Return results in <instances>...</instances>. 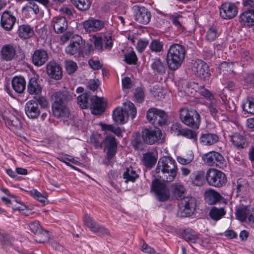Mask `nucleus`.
<instances>
[{"mask_svg": "<svg viewBox=\"0 0 254 254\" xmlns=\"http://www.w3.org/2000/svg\"><path fill=\"white\" fill-rule=\"evenodd\" d=\"M205 172L203 170L193 172L190 177V182L193 186H201L204 182Z\"/></svg>", "mask_w": 254, "mask_h": 254, "instance_id": "26", "label": "nucleus"}, {"mask_svg": "<svg viewBox=\"0 0 254 254\" xmlns=\"http://www.w3.org/2000/svg\"><path fill=\"white\" fill-rule=\"evenodd\" d=\"M127 115L126 114L122 108H117L113 114V119L114 121L118 124H123L128 120Z\"/></svg>", "mask_w": 254, "mask_h": 254, "instance_id": "30", "label": "nucleus"}, {"mask_svg": "<svg viewBox=\"0 0 254 254\" xmlns=\"http://www.w3.org/2000/svg\"><path fill=\"white\" fill-rule=\"evenodd\" d=\"M90 104L89 107L90 108L93 114L99 115L104 112L107 102L103 98L92 96L90 98Z\"/></svg>", "mask_w": 254, "mask_h": 254, "instance_id": "15", "label": "nucleus"}, {"mask_svg": "<svg viewBox=\"0 0 254 254\" xmlns=\"http://www.w3.org/2000/svg\"><path fill=\"white\" fill-rule=\"evenodd\" d=\"M83 26L87 32H95L101 30L104 23L100 20L90 19L84 21Z\"/></svg>", "mask_w": 254, "mask_h": 254, "instance_id": "23", "label": "nucleus"}, {"mask_svg": "<svg viewBox=\"0 0 254 254\" xmlns=\"http://www.w3.org/2000/svg\"><path fill=\"white\" fill-rule=\"evenodd\" d=\"M51 25L54 31L58 34L63 33L67 28V22L64 16H56L53 18Z\"/></svg>", "mask_w": 254, "mask_h": 254, "instance_id": "19", "label": "nucleus"}, {"mask_svg": "<svg viewBox=\"0 0 254 254\" xmlns=\"http://www.w3.org/2000/svg\"><path fill=\"white\" fill-rule=\"evenodd\" d=\"M181 135L195 141L197 140V133L190 129L184 128Z\"/></svg>", "mask_w": 254, "mask_h": 254, "instance_id": "46", "label": "nucleus"}, {"mask_svg": "<svg viewBox=\"0 0 254 254\" xmlns=\"http://www.w3.org/2000/svg\"><path fill=\"white\" fill-rule=\"evenodd\" d=\"M25 111L26 115L30 119H36L40 114L38 104L34 100H30L26 103Z\"/></svg>", "mask_w": 254, "mask_h": 254, "instance_id": "20", "label": "nucleus"}, {"mask_svg": "<svg viewBox=\"0 0 254 254\" xmlns=\"http://www.w3.org/2000/svg\"><path fill=\"white\" fill-rule=\"evenodd\" d=\"M202 159L204 163L210 166L224 169L227 166V163L224 157L216 151H210L204 154Z\"/></svg>", "mask_w": 254, "mask_h": 254, "instance_id": "9", "label": "nucleus"}, {"mask_svg": "<svg viewBox=\"0 0 254 254\" xmlns=\"http://www.w3.org/2000/svg\"><path fill=\"white\" fill-rule=\"evenodd\" d=\"M199 140L202 145L210 146L217 143L219 140V137L215 133H204L201 135Z\"/></svg>", "mask_w": 254, "mask_h": 254, "instance_id": "29", "label": "nucleus"}, {"mask_svg": "<svg viewBox=\"0 0 254 254\" xmlns=\"http://www.w3.org/2000/svg\"><path fill=\"white\" fill-rule=\"evenodd\" d=\"M139 175L136 173L135 169L131 166L127 168L126 171L123 173V178L125 179L126 183L128 182H134Z\"/></svg>", "mask_w": 254, "mask_h": 254, "instance_id": "34", "label": "nucleus"}, {"mask_svg": "<svg viewBox=\"0 0 254 254\" xmlns=\"http://www.w3.org/2000/svg\"><path fill=\"white\" fill-rule=\"evenodd\" d=\"M65 69L68 74L73 73L77 68L76 63L71 60H66L65 61Z\"/></svg>", "mask_w": 254, "mask_h": 254, "instance_id": "47", "label": "nucleus"}, {"mask_svg": "<svg viewBox=\"0 0 254 254\" xmlns=\"http://www.w3.org/2000/svg\"><path fill=\"white\" fill-rule=\"evenodd\" d=\"M105 43V48L108 50H111L113 47L112 37L110 34H108L104 37L103 39Z\"/></svg>", "mask_w": 254, "mask_h": 254, "instance_id": "60", "label": "nucleus"}, {"mask_svg": "<svg viewBox=\"0 0 254 254\" xmlns=\"http://www.w3.org/2000/svg\"><path fill=\"white\" fill-rule=\"evenodd\" d=\"M180 119L182 123L193 128H199L200 116L195 110L183 108L180 110Z\"/></svg>", "mask_w": 254, "mask_h": 254, "instance_id": "4", "label": "nucleus"}, {"mask_svg": "<svg viewBox=\"0 0 254 254\" xmlns=\"http://www.w3.org/2000/svg\"><path fill=\"white\" fill-rule=\"evenodd\" d=\"M239 21L243 26L250 27L254 25V10L246 9L242 12Z\"/></svg>", "mask_w": 254, "mask_h": 254, "instance_id": "21", "label": "nucleus"}, {"mask_svg": "<svg viewBox=\"0 0 254 254\" xmlns=\"http://www.w3.org/2000/svg\"><path fill=\"white\" fill-rule=\"evenodd\" d=\"M29 228L30 230L33 232L35 235L37 234H40V231L42 229L40 226L39 222L38 221H34L29 224Z\"/></svg>", "mask_w": 254, "mask_h": 254, "instance_id": "55", "label": "nucleus"}, {"mask_svg": "<svg viewBox=\"0 0 254 254\" xmlns=\"http://www.w3.org/2000/svg\"><path fill=\"white\" fill-rule=\"evenodd\" d=\"M16 54L15 48L10 44L3 46L1 50V59L6 61H11Z\"/></svg>", "mask_w": 254, "mask_h": 254, "instance_id": "27", "label": "nucleus"}, {"mask_svg": "<svg viewBox=\"0 0 254 254\" xmlns=\"http://www.w3.org/2000/svg\"><path fill=\"white\" fill-rule=\"evenodd\" d=\"M84 224L94 233H99L101 235H108L110 234L109 230L100 225L89 215L86 214L83 218Z\"/></svg>", "mask_w": 254, "mask_h": 254, "instance_id": "14", "label": "nucleus"}, {"mask_svg": "<svg viewBox=\"0 0 254 254\" xmlns=\"http://www.w3.org/2000/svg\"><path fill=\"white\" fill-rule=\"evenodd\" d=\"M193 158V155L191 153H190L187 158L182 156H178L177 159L178 162L180 164L182 165H187L191 162Z\"/></svg>", "mask_w": 254, "mask_h": 254, "instance_id": "59", "label": "nucleus"}, {"mask_svg": "<svg viewBox=\"0 0 254 254\" xmlns=\"http://www.w3.org/2000/svg\"><path fill=\"white\" fill-rule=\"evenodd\" d=\"M152 189L159 201H165L169 199L170 191L164 183L156 179L152 183Z\"/></svg>", "mask_w": 254, "mask_h": 254, "instance_id": "11", "label": "nucleus"}, {"mask_svg": "<svg viewBox=\"0 0 254 254\" xmlns=\"http://www.w3.org/2000/svg\"><path fill=\"white\" fill-rule=\"evenodd\" d=\"M184 128H182V126L179 123H175L173 124L170 128L172 133L177 135H181Z\"/></svg>", "mask_w": 254, "mask_h": 254, "instance_id": "57", "label": "nucleus"}, {"mask_svg": "<svg viewBox=\"0 0 254 254\" xmlns=\"http://www.w3.org/2000/svg\"><path fill=\"white\" fill-rule=\"evenodd\" d=\"M152 69L161 74L165 72L166 66L164 63L159 58H156L153 60L151 64Z\"/></svg>", "mask_w": 254, "mask_h": 254, "instance_id": "40", "label": "nucleus"}, {"mask_svg": "<svg viewBox=\"0 0 254 254\" xmlns=\"http://www.w3.org/2000/svg\"><path fill=\"white\" fill-rule=\"evenodd\" d=\"M205 179L208 184L211 186L221 188L227 182L226 175L222 171L215 168L207 170L205 174Z\"/></svg>", "mask_w": 254, "mask_h": 254, "instance_id": "5", "label": "nucleus"}, {"mask_svg": "<svg viewBox=\"0 0 254 254\" xmlns=\"http://www.w3.org/2000/svg\"><path fill=\"white\" fill-rule=\"evenodd\" d=\"M230 138L233 145L238 149L244 148L248 145L246 137L239 133H233Z\"/></svg>", "mask_w": 254, "mask_h": 254, "instance_id": "25", "label": "nucleus"}, {"mask_svg": "<svg viewBox=\"0 0 254 254\" xmlns=\"http://www.w3.org/2000/svg\"><path fill=\"white\" fill-rule=\"evenodd\" d=\"M149 48L152 52H160L163 50V44L158 40H153L149 45Z\"/></svg>", "mask_w": 254, "mask_h": 254, "instance_id": "44", "label": "nucleus"}, {"mask_svg": "<svg viewBox=\"0 0 254 254\" xmlns=\"http://www.w3.org/2000/svg\"><path fill=\"white\" fill-rule=\"evenodd\" d=\"M238 7L234 3L226 2L221 4L219 8L221 17L225 19H230L238 14Z\"/></svg>", "mask_w": 254, "mask_h": 254, "instance_id": "13", "label": "nucleus"}, {"mask_svg": "<svg viewBox=\"0 0 254 254\" xmlns=\"http://www.w3.org/2000/svg\"><path fill=\"white\" fill-rule=\"evenodd\" d=\"M12 86L14 90L18 93H22L26 88V81L22 76H15L13 78Z\"/></svg>", "mask_w": 254, "mask_h": 254, "instance_id": "28", "label": "nucleus"}, {"mask_svg": "<svg viewBox=\"0 0 254 254\" xmlns=\"http://www.w3.org/2000/svg\"><path fill=\"white\" fill-rule=\"evenodd\" d=\"M220 32L215 26H211L206 32L205 39L208 42L215 41L219 36Z\"/></svg>", "mask_w": 254, "mask_h": 254, "instance_id": "36", "label": "nucleus"}, {"mask_svg": "<svg viewBox=\"0 0 254 254\" xmlns=\"http://www.w3.org/2000/svg\"><path fill=\"white\" fill-rule=\"evenodd\" d=\"M137 59V57L134 51H131L125 55V61L128 64H135Z\"/></svg>", "mask_w": 254, "mask_h": 254, "instance_id": "49", "label": "nucleus"}, {"mask_svg": "<svg viewBox=\"0 0 254 254\" xmlns=\"http://www.w3.org/2000/svg\"><path fill=\"white\" fill-rule=\"evenodd\" d=\"M157 158L152 152L144 153L143 156L142 162L147 167L151 168L155 165Z\"/></svg>", "mask_w": 254, "mask_h": 254, "instance_id": "35", "label": "nucleus"}, {"mask_svg": "<svg viewBox=\"0 0 254 254\" xmlns=\"http://www.w3.org/2000/svg\"><path fill=\"white\" fill-rule=\"evenodd\" d=\"M54 102L52 111L54 115L57 118L68 117L70 111L65 104V95L61 91L55 92L52 96Z\"/></svg>", "mask_w": 254, "mask_h": 254, "instance_id": "3", "label": "nucleus"}, {"mask_svg": "<svg viewBox=\"0 0 254 254\" xmlns=\"http://www.w3.org/2000/svg\"><path fill=\"white\" fill-rule=\"evenodd\" d=\"M49 234L47 231L43 229L40 231V234H37L35 236V240L38 243H44L48 241Z\"/></svg>", "mask_w": 254, "mask_h": 254, "instance_id": "48", "label": "nucleus"}, {"mask_svg": "<svg viewBox=\"0 0 254 254\" xmlns=\"http://www.w3.org/2000/svg\"><path fill=\"white\" fill-rule=\"evenodd\" d=\"M199 93L207 100L211 101L214 100L213 95L207 89L201 88L199 89Z\"/></svg>", "mask_w": 254, "mask_h": 254, "instance_id": "58", "label": "nucleus"}, {"mask_svg": "<svg viewBox=\"0 0 254 254\" xmlns=\"http://www.w3.org/2000/svg\"><path fill=\"white\" fill-rule=\"evenodd\" d=\"M226 214V211L224 207L213 206L210 210L209 215L214 221H218L222 218Z\"/></svg>", "mask_w": 254, "mask_h": 254, "instance_id": "32", "label": "nucleus"}, {"mask_svg": "<svg viewBox=\"0 0 254 254\" xmlns=\"http://www.w3.org/2000/svg\"><path fill=\"white\" fill-rule=\"evenodd\" d=\"M88 64L91 68L93 70H97L101 68L102 64L100 61L98 60H93L90 59L88 61Z\"/></svg>", "mask_w": 254, "mask_h": 254, "instance_id": "64", "label": "nucleus"}, {"mask_svg": "<svg viewBox=\"0 0 254 254\" xmlns=\"http://www.w3.org/2000/svg\"><path fill=\"white\" fill-rule=\"evenodd\" d=\"M80 48L75 45L73 43H70V44L65 48V52L66 54L70 55H73L77 53Z\"/></svg>", "mask_w": 254, "mask_h": 254, "instance_id": "56", "label": "nucleus"}, {"mask_svg": "<svg viewBox=\"0 0 254 254\" xmlns=\"http://www.w3.org/2000/svg\"><path fill=\"white\" fill-rule=\"evenodd\" d=\"M241 56L242 62H243V65L246 64V62H249L251 60V57L250 54L248 51L245 49H242L241 51Z\"/></svg>", "mask_w": 254, "mask_h": 254, "instance_id": "63", "label": "nucleus"}, {"mask_svg": "<svg viewBox=\"0 0 254 254\" xmlns=\"http://www.w3.org/2000/svg\"><path fill=\"white\" fill-rule=\"evenodd\" d=\"M92 96L87 93L82 94L77 97V103L82 109L88 108L90 104V98Z\"/></svg>", "mask_w": 254, "mask_h": 254, "instance_id": "39", "label": "nucleus"}, {"mask_svg": "<svg viewBox=\"0 0 254 254\" xmlns=\"http://www.w3.org/2000/svg\"><path fill=\"white\" fill-rule=\"evenodd\" d=\"M42 88L38 84L35 78H31L28 83L27 91L30 94L38 95L41 93Z\"/></svg>", "mask_w": 254, "mask_h": 254, "instance_id": "33", "label": "nucleus"}, {"mask_svg": "<svg viewBox=\"0 0 254 254\" xmlns=\"http://www.w3.org/2000/svg\"><path fill=\"white\" fill-rule=\"evenodd\" d=\"M186 191L184 186L181 185H175L173 186V192L175 197L177 199L181 198Z\"/></svg>", "mask_w": 254, "mask_h": 254, "instance_id": "45", "label": "nucleus"}, {"mask_svg": "<svg viewBox=\"0 0 254 254\" xmlns=\"http://www.w3.org/2000/svg\"><path fill=\"white\" fill-rule=\"evenodd\" d=\"M132 9L135 21L142 24H147L151 19V13L147 8L138 5H134Z\"/></svg>", "mask_w": 254, "mask_h": 254, "instance_id": "12", "label": "nucleus"}, {"mask_svg": "<svg viewBox=\"0 0 254 254\" xmlns=\"http://www.w3.org/2000/svg\"><path fill=\"white\" fill-rule=\"evenodd\" d=\"M103 140L101 134L99 133L93 134L90 137L91 142L94 143L96 147H101Z\"/></svg>", "mask_w": 254, "mask_h": 254, "instance_id": "51", "label": "nucleus"}, {"mask_svg": "<svg viewBox=\"0 0 254 254\" xmlns=\"http://www.w3.org/2000/svg\"><path fill=\"white\" fill-rule=\"evenodd\" d=\"M3 119L5 121L6 125L11 129L14 128L17 129L21 127L20 121L17 117L14 116H11L10 117H3Z\"/></svg>", "mask_w": 254, "mask_h": 254, "instance_id": "38", "label": "nucleus"}, {"mask_svg": "<svg viewBox=\"0 0 254 254\" xmlns=\"http://www.w3.org/2000/svg\"><path fill=\"white\" fill-rule=\"evenodd\" d=\"M196 207V202L194 197H184L181 201L178 215L181 217H189L193 214Z\"/></svg>", "mask_w": 254, "mask_h": 254, "instance_id": "6", "label": "nucleus"}, {"mask_svg": "<svg viewBox=\"0 0 254 254\" xmlns=\"http://www.w3.org/2000/svg\"><path fill=\"white\" fill-rule=\"evenodd\" d=\"M30 194L35 199L41 202H45L47 196L41 193L36 190L33 189L29 191Z\"/></svg>", "mask_w": 254, "mask_h": 254, "instance_id": "53", "label": "nucleus"}, {"mask_svg": "<svg viewBox=\"0 0 254 254\" xmlns=\"http://www.w3.org/2000/svg\"><path fill=\"white\" fill-rule=\"evenodd\" d=\"M162 136V131L158 128H145L142 131V138L145 143L152 145L158 142Z\"/></svg>", "mask_w": 254, "mask_h": 254, "instance_id": "10", "label": "nucleus"}, {"mask_svg": "<svg viewBox=\"0 0 254 254\" xmlns=\"http://www.w3.org/2000/svg\"><path fill=\"white\" fill-rule=\"evenodd\" d=\"M146 118L148 121L154 126H161L166 124L167 115L163 110L151 108L147 111Z\"/></svg>", "mask_w": 254, "mask_h": 254, "instance_id": "8", "label": "nucleus"}, {"mask_svg": "<svg viewBox=\"0 0 254 254\" xmlns=\"http://www.w3.org/2000/svg\"><path fill=\"white\" fill-rule=\"evenodd\" d=\"M183 17L181 15L177 13H175L170 16V19L173 22V23L178 28H182V19Z\"/></svg>", "mask_w": 254, "mask_h": 254, "instance_id": "50", "label": "nucleus"}, {"mask_svg": "<svg viewBox=\"0 0 254 254\" xmlns=\"http://www.w3.org/2000/svg\"><path fill=\"white\" fill-rule=\"evenodd\" d=\"M47 73L48 76L55 80H60L63 76L61 66L55 62L48 63L46 66Z\"/></svg>", "mask_w": 254, "mask_h": 254, "instance_id": "17", "label": "nucleus"}, {"mask_svg": "<svg viewBox=\"0 0 254 254\" xmlns=\"http://www.w3.org/2000/svg\"><path fill=\"white\" fill-rule=\"evenodd\" d=\"M104 144L108 149L107 157L110 160L115 155L117 152V143L116 138L112 135L107 136L104 140Z\"/></svg>", "mask_w": 254, "mask_h": 254, "instance_id": "22", "label": "nucleus"}, {"mask_svg": "<svg viewBox=\"0 0 254 254\" xmlns=\"http://www.w3.org/2000/svg\"><path fill=\"white\" fill-rule=\"evenodd\" d=\"M125 113L127 115L128 118L130 117L132 119L135 118L136 115V109L134 105L130 101H127L124 103Z\"/></svg>", "mask_w": 254, "mask_h": 254, "instance_id": "37", "label": "nucleus"}, {"mask_svg": "<svg viewBox=\"0 0 254 254\" xmlns=\"http://www.w3.org/2000/svg\"><path fill=\"white\" fill-rule=\"evenodd\" d=\"M74 5L80 11H86L90 6L91 2L89 0H72Z\"/></svg>", "mask_w": 254, "mask_h": 254, "instance_id": "41", "label": "nucleus"}, {"mask_svg": "<svg viewBox=\"0 0 254 254\" xmlns=\"http://www.w3.org/2000/svg\"><path fill=\"white\" fill-rule=\"evenodd\" d=\"M206 64L205 63L200 60H196L193 63L191 66V70L193 73L197 76Z\"/></svg>", "mask_w": 254, "mask_h": 254, "instance_id": "43", "label": "nucleus"}, {"mask_svg": "<svg viewBox=\"0 0 254 254\" xmlns=\"http://www.w3.org/2000/svg\"><path fill=\"white\" fill-rule=\"evenodd\" d=\"M209 111L212 116L215 117L218 113V109L214 100L209 104L207 106Z\"/></svg>", "mask_w": 254, "mask_h": 254, "instance_id": "62", "label": "nucleus"}, {"mask_svg": "<svg viewBox=\"0 0 254 254\" xmlns=\"http://www.w3.org/2000/svg\"><path fill=\"white\" fill-rule=\"evenodd\" d=\"M16 21V18L11 11H5L0 18V25L6 31H11Z\"/></svg>", "mask_w": 254, "mask_h": 254, "instance_id": "16", "label": "nucleus"}, {"mask_svg": "<svg viewBox=\"0 0 254 254\" xmlns=\"http://www.w3.org/2000/svg\"><path fill=\"white\" fill-rule=\"evenodd\" d=\"M177 170L175 160L170 156H164L159 159L155 172L162 181L171 182L176 177Z\"/></svg>", "mask_w": 254, "mask_h": 254, "instance_id": "1", "label": "nucleus"}, {"mask_svg": "<svg viewBox=\"0 0 254 254\" xmlns=\"http://www.w3.org/2000/svg\"><path fill=\"white\" fill-rule=\"evenodd\" d=\"M254 209L250 206L241 205L237 208L236 216L242 222H245L249 226H254Z\"/></svg>", "mask_w": 254, "mask_h": 254, "instance_id": "7", "label": "nucleus"}, {"mask_svg": "<svg viewBox=\"0 0 254 254\" xmlns=\"http://www.w3.org/2000/svg\"><path fill=\"white\" fill-rule=\"evenodd\" d=\"M185 47L178 44H174L168 50L166 61L169 68L172 70L178 69L183 63L186 55Z\"/></svg>", "mask_w": 254, "mask_h": 254, "instance_id": "2", "label": "nucleus"}, {"mask_svg": "<svg viewBox=\"0 0 254 254\" xmlns=\"http://www.w3.org/2000/svg\"><path fill=\"white\" fill-rule=\"evenodd\" d=\"M204 198L206 202L210 205H213L219 202L226 203L225 199L213 189H209L205 191Z\"/></svg>", "mask_w": 254, "mask_h": 254, "instance_id": "18", "label": "nucleus"}, {"mask_svg": "<svg viewBox=\"0 0 254 254\" xmlns=\"http://www.w3.org/2000/svg\"><path fill=\"white\" fill-rule=\"evenodd\" d=\"M210 76V73L209 72V66L207 64L203 66V69L197 75V76L204 80H208Z\"/></svg>", "mask_w": 254, "mask_h": 254, "instance_id": "52", "label": "nucleus"}, {"mask_svg": "<svg viewBox=\"0 0 254 254\" xmlns=\"http://www.w3.org/2000/svg\"><path fill=\"white\" fill-rule=\"evenodd\" d=\"M17 32L19 36L23 39L29 38L34 34L33 28L27 24L20 25Z\"/></svg>", "mask_w": 254, "mask_h": 254, "instance_id": "31", "label": "nucleus"}, {"mask_svg": "<svg viewBox=\"0 0 254 254\" xmlns=\"http://www.w3.org/2000/svg\"><path fill=\"white\" fill-rule=\"evenodd\" d=\"M148 41L146 39H140L137 43L136 49L139 53L142 52L147 47Z\"/></svg>", "mask_w": 254, "mask_h": 254, "instance_id": "61", "label": "nucleus"}, {"mask_svg": "<svg viewBox=\"0 0 254 254\" xmlns=\"http://www.w3.org/2000/svg\"><path fill=\"white\" fill-rule=\"evenodd\" d=\"M134 96L137 102L142 103L144 99V93L142 88H136L134 93Z\"/></svg>", "mask_w": 254, "mask_h": 254, "instance_id": "54", "label": "nucleus"}, {"mask_svg": "<svg viewBox=\"0 0 254 254\" xmlns=\"http://www.w3.org/2000/svg\"><path fill=\"white\" fill-rule=\"evenodd\" d=\"M48 56L47 52L44 50H36L32 56V62L36 66L43 65L48 60Z\"/></svg>", "mask_w": 254, "mask_h": 254, "instance_id": "24", "label": "nucleus"}, {"mask_svg": "<svg viewBox=\"0 0 254 254\" xmlns=\"http://www.w3.org/2000/svg\"><path fill=\"white\" fill-rule=\"evenodd\" d=\"M243 110L251 114H254V98L249 97L243 105Z\"/></svg>", "mask_w": 254, "mask_h": 254, "instance_id": "42", "label": "nucleus"}]
</instances>
